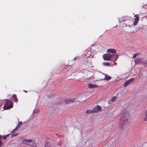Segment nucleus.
Instances as JSON below:
<instances>
[{
  "mask_svg": "<svg viewBox=\"0 0 147 147\" xmlns=\"http://www.w3.org/2000/svg\"><path fill=\"white\" fill-rule=\"evenodd\" d=\"M12 98L13 100H15L14 102H17L18 101V98L16 94H13L12 95Z\"/></svg>",
  "mask_w": 147,
  "mask_h": 147,
  "instance_id": "f8f14e48",
  "label": "nucleus"
},
{
  "mask_svg": "<svg viewBox=\"0 0 147 147\" xmlns=\"http://www.w3.org/2000/svg\"><path fill=\"white\" fill-rule=\"evenodd\" d=\"M113 63H114L113 65H115V64L117 65V63L116 62H114Z\"/></svg>",
  "mask_w": 147,
  "mask_h": 147,
  "instance_id": "cd10ccee",
  "label": "nucleus"
},
{
  "mask_svg": "<svg viewBox=\"0 0 147 147\" xmlns=\"http://www.w3.org/2000/svg\"><path fill=\"white\" fill-rule=\"evenodd\" d=\"M86 113H93V112L92 109L86 110Z\"/></svg>",
  "mask_w": 147,
  "mask_h": 147,
  "instance_id": "6ab92c4d",
  "label": "nucleus"
},
{
  "mask_svg": "<svg viewBox=\"0 0 147 147\" xmlns=\"http://www.w3.org/2000/svg\"><path fill=\"white\" fill-rule=\"evenodd\" d=\"M13 106V103L9 100H8L4 105L3 108L4 110H7L11 108Z\"/></svg>",
  "mask_w": 147,
  "mask_h": 147,
  "instance_id": "f03ea898",
  "label": "nucleus"
},
{
  "mask_svg": "<svg viewBox=\"0 0 147 147\" xmlns=\"http://www.w3.org/2000/svg\"><path fill=\"white\" fill-rule=\"evenodd\" d=\"M138 21H135L133 22L134 25V26L136 25L138 23Z\"/></svg>",
  "mask_w": 147,
  "mask_h": 147,
  "instance_id": "b1692460",
  "label": "nucleus"
},
{
  "mask_svg": "<svg viewBox=\"0 0 147 147\" xmlns=\"http://www.w3.org/2000/svg\"><path fill=\"white\" fill-rule=\"evenodd\" d=\"M101 110L100 106L98 105L96 106L92 109L93 113L97 112Z\"/></svg>",
  "mask_w": 147,
  "mask_h": 147,
  "instance_id": "0eeeda50",
  "label": "nucleus"
},
{
  "mask_svg": "<svg viewBox=\"0 0 147 147\" xmlns=\"http://www.w3.org/2000/svg\"><path fill=\"white\" fill-rule=\"evenodd\" d=\"M45 147H51V143L48 141H46Z\"/></svg>",
  "mask_w": 147,
  "mask_h": 147,
  "instance_id": "ddd939ff",
  "label": "nucleus"
},
{
  "mask_svg": "<svg viewBox=\"0 0 147 147\" xmlns=\"http://www.w3.org/2000/svg\"><path fill=\"white\" fill-rule=\"evenodd\" d=\"M111 54H106L103 55L102 57L103 59L105 61L111 60Z\"/></svg>",
  "mask_w": 147,
  "mask_h": 147,
  "instance_id": "39448f33",
  "label": "nucleus"
},
{
  "mask_svg": "<svg viewBox=\"0 0 147 147\" xmlns=\"http://www.w3.org/2000/svg\"><path fill=\"white\" fill-rule=\"evenodd\" d=\"M130 122V116L128 111L125 110L119 120V127L121 129L127 128Z\"/></svg>",
  "mask_w": 147,
  "mask_h": 147,
  "instance_id": "f257e3e1",
  "label": "nucleus"
},
{
  "mask_svg": "<svg viewBox=\"0 0 147 147\" xmlns=\"http://www.w3.org/2000/svg\"><path fill=\"white\" fill-rule=\"evenodd\" d=\"M15 131H13V130L11 132V136L12 137L17 136L18 134V133H14Z\"/></svg>",
  "mask_w": 147,
  "mask_h": 147,
  "instance_id": "dca6fc26",
  "label": "nucleus"
},
{
  "mask_svg": "<svg viewBox=\"0 0 147 147\" xmlns=\"http://www.w3.org/2000/svg\"><path fill=\"white\" fill-rule=\"evenodd\" d=\"M139 54V53H135L134 54V55L133 56V58H135Z\"/></svg>",
  "mask_w": 147,
  "mask_h": 147,
  "instance_id": "412c9836",
  "label": "nucleus"
},
{
  "mask_svg": "<svg viewBox=\"0 0 147 147\" xmlns=\"http://www.w3.org/2000/svg\"><path fill=\"white\" fill-rule=\"evenodd\" d=\"M1 135H0V138H1Z\"/></svg>",
  "mask_w": 147,
  "mask_h": 147,
  "instance_id": "7c9ffc66",
  "label": "nucleus"
},
{
  "mask_svg": "<svg viewBox=\"0 0 147 147\" xmlns=\"http://www.w3.org/2000/svg\"><path fill=\"white\" fill-rule=\"evenodd\" d=\"M102 64L105 66H109V65L108 62H105L103 63Z\"/></svg>",
  "mask_w": 147,
  "mask_h": 147,
  "instance_id": "4be33fe9",
  "label": "nucleus"
},
{
  "mask_svg": "<svg viewBox=\"0 0 147 147\" xmlns=\"http://www.w3.org/2000/svg\"><path fill=\"white\" fill-rule=\"evenodd\" d=\"M96 85L90 84H88V88H93L96 87Z\"/></svg>",
  "mask_w": 147,
  "mask_h": 147,
  "instance_id": "2eb2a0df",
  "label": "nucleus"
},
{
  "mask_svg": "<svg viewBox=\"0 0 147 147\" xmlns=\"http://www.w3.org/2000/svg\"><path fill=\"white\" fill-rule=\"evenodd\" d=\"M22 143L23 144L30 146H32V144L33 143L31 139H24L22 141Z\"/></svg>",
  "mask_w": 147,
  "mask_h": 147,
  "instance_id": "7ed1b4c3",
  "label": "nucleus"
},
{
  "mask_svg": "<svg viewBox=\"0 0 147 147\" xmlns=\"http://www.w3.org/2000/svg\"><path fill=\"white\" fill-rule=\"evenodd\" d=\"M135 61L136 64L139 63L140 64H142L145 63V61L141 58H137L135 59Z\"/></svg>",
  "mask_w": 147,
  "mask_h": 147,
  "instance_id": "20e7f679",
  "label": "nucleus"
},
{
  "mask_svg": "<svg viewBox=\"0 0 147 147\" xmlns=\"http://www.w3.org/2000/svg\"><path fill=\"white\" fill-rule=\"evenodd\" d=\"M111 60L116 61L118 58V55L111 54Z\"/></svg>",
  "mask_w": 147,
  "mask_h": 147,
  "instance_id": "6e6552de",
  "label": "nucleus"
},
{
  "mask_svg": "<svg viewBox=\"0 0 147 147\" xmlns=\"http://www.w3.org/2000/svg\"><path fill=\"white\" fill-rule=\"evenodd\" d=\"M78 58H79L78 57H76L74 58V61L76 60V59H78Z\"/></svg>",
  "mask_w": 147,
  "mask_h": 147,
  "instance_id": "a878e982",
  "label": "nucleus"
},
{
  "mask_svg": "<svg viewBox=\"0 0 147 147\" xmlns=\"http://www.w3.org/2000/svg\"><path fill=\"white\" fill-rule=\"evenodd\" d=\"M134 79L133 78H131L130 79L128 80V81L129 82V83H130L131 82H132L134 80Z\"/></svg>",
  "mask_w": 147,
  "mask_h": 147,
  "instance_id": "5701e85b",
  "label": "nucleus"
},
{
  "mask_svg": "<svg viewBox=\"0 0 147 147\" xmlns=\"http://www.w3.org/2000/svg\"><path fill=\"white\" fill-rule=\"evenodd\" d=\"M135 17V20L136 21H138L139 20V17L138 16V15H136L134 16Z\"/></svg>",
  "mask_w": 147,
  "mask_h": 147,
  "instance_id": "a211bd4d",
  "label": "nucleus"
},
{
  "mask_svg": "<svg viewBox=\"0 0 147 147\" xmlns=\"http://www.w3.org/2000/svg\"><path fill=\"white\" fill-rule=\"evenodd\" d=\"M3 145V142L1 141H0V147H1Z\"/></svg>",
  "mask_w": 147,
  "mask_h": 147,
  "instance_id": "393cba45",
  "label": "nucleus"
},
{
  "mask_svg": "<svg viewBox=\"0 0 147 147\" xmlns=\"http://www.w3.org/2000/svg\"><path fill=\"white\" fill-rule=\"evenodd\" d=\"M144 121H147V109L145 112V117L144 118Z\"/></svg>",
  "mask_w": 147,
  "mask_h": 147,
  "instance_id": "aec40b11",
  "label": "nucleus"
},
{
  "mask_svg": "<svg viewBox=\"0 0 147 147\" xmlns=\"http://www.w3.org/2000/svg\"><path fill=\"white\" fill-rule=\"evenodd\" d=\"M75 98H67L65 100V103L69 104L76 101Z\"/></svg>",
  "mask_w": 147,
  "mask_h": 147,
  "instance_id": "423d86ee",
  "label": "nucleus"
},
{
  "mask_svg": "<svg viewBox=\"0 0 147 147\" xmlns=\"http://www.w3.org/2000/svg\"><path fill=\"white\" fill-rule=\"evenodd\" d=\"M121 22V21H120V20H119V23H120Z\"/></svg>",
  "mask_w": 147,
  "mask_h": 147,
  "instance_id": "c756f323",
  "label": "nucleus"
},
{
  "mask_svg": "<svg viewBox=\"0 0 147 147\" xmlns=\"http://www.w3.org/2000/svg\"><path fill=\"white\" fill-rule=\"evenodd\" d=\"M117 99V97L115 96L112 97L111 99L109 101V102H113L115 101Z\"/></svg>",
  "mask_w": 147,
  "mask_h": 147,
  "instance_id": "4468645a",
  "label": "nucleus"
},
{
  "mask_svg": "<svg viewBox=\"0 0 147 147\" xmlns=\"http://www.w3.org/2000/svg\"><path fill=\"white\" fill-rule=\"evenodd\" d=\"M24 92H25L27 93V91H25V90H24Z\"/></svg>",
  "mask_w": 147,
  "mask_h": 147,
  "instance_id": "c85d7f7f",
  "label": "nucleus"
},
{
  "mask_svg": "<svg viewBox=\"0 0 147 147\" xmlns=\"http://www.w3.org/2000/svg\"><path fill=\"white\" fill-rule=\"evenodd\" d=\"M103 75H104L105 76V78L102 79H101L100 80H108L111 79V77L105 74H103Z\"/></svg>",
  "mask_w": 147,
  "mask_h": 147,
  "instance_id": "1a4fd4ad",
  "label": "nucleus"
},
{
  "mask_svg": "<svg viewBox=\"0 0 147 147\" xmlns=\"http://www.w3.org/2000/svg\"><path fill=\"white\" fill-rule=\"evenodd\" d=\"M107 53L110 52L112 53H116V50L114 49H109L107 50Z\"/></svg>",
  "mask_w": 147,
  "mask_h": 147,
  "instance_id": "9b49d317",
  "label": "nucleus"
},
{
  "mask_svg": "<svg viewBox=\"0 0 147 147\" xmlns=\"http://www.w3.org/2000/svg\"><path fill=\"white\" fill-rule=\"evenodd\" d=\"M22 123L21 121L19 122L17 125L16 128L13 130V131H15L18 129V128L20 127L22 125Z\"/></svg>",
  "mask_w": 147,
  "mask_h": 147,
  "instance_id": "9d476101",
  "label": "nucleus"
},
{
  "mask_svg": "<svg viewBox=\"0 0 147 147\" xmlns=\"http://www.w3.org/2000/svg\"><path fill=\"white\" fill-rule=\"evenodd\" d=\"M8 136V135H7L6 136H4L3 137V138L4 139H6V137L7 136Z\"/></svg>",
  "mask_w": 147,
  "mask_h": 147,
  "instance_id": "bb28decb",
  "label": "nucleus"
},
{
  "mask_svg": "<svg viewBox=\"0 0 147 147\" xmlns=\"http://www.w3.org/2000/svg\"><path fill=\"white\" fill-rule=\"evenodd\" d=\"M129 84V82L128 80H127L125 82L124 84V86L125 87H126Z\"/></svg>",
  "mask_w": 147,
  "mask_h": 147,
  "instance_id": "f3484780",
  "label": "nucleus"
}]
</instances>
